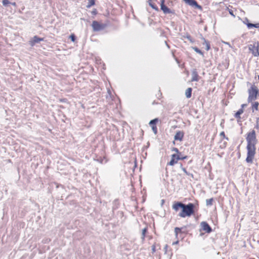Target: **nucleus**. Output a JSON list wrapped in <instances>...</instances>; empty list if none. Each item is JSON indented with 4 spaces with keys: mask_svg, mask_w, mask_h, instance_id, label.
I'll list each match as a JSON object with an SVG mask.
<instances>
[{
    "mask_svg": "<svg viewBox=\"0 0 259 259\" xmlns=\"http://www.w3.org/2000/svg\"><path fill=\"white\" fill-rule=\"evenodd\" d=\"M202 229L207 233H210L212 231V229L208 224L206 222H202L200 224Z\"/></svg>",
    "mask_w": 259,
    "mask_h": 259,
    "instance_id": "nucleus-7",
    "label": "nucleus"
},
{
    "mask_svg": "<svg viewBox=\"0 0 259 259\" xmlns=\"http://www.w3.org/2000/svg\"><path fill=\"white\" fill-rule=\"evenodd\" d=\"M108 94H109L110 95H111V92H110V90H108Z\"/></svg>",
    "mask_w": 259,
    "mask_h": 259,
    "instance_id": "nucleus-42",
    "label": "nucleus"
},
{
    "mask_svg": "<svg viewBox=\"0 0 259 259\" xmlns=\"http://www.w3.org/2000/svg\"><path fill=\"white\" fill-rule=\"evenodd\" d=\"M152 131H153V132L154 133V134H157V127L156 126V125H152Z\"/></svg>",
    "mask_w": 259,
    "mask_h": 259,
    "instance_id": "nucleus-27",
    "label": "nucleus"
},
{
    "mask_svg": "<svg viewBox=\"0 0 259 259\" xmlns=\"http://www.w3.org/2000/svg\"><path fill=\"white\" fill-rule=\"evenodd\" d=\"M161 1V4H164V0H160Z\"/></svg>",
    "mask_w": 259,
    "mask_h": 259,
    "instance_id": "nucleus-41",
    "label": "nucleus"
},
{
    "mask_svg": "<svg viewBox=\"0 0 259 259\" xmlns=\"http://www.w3.org/2000/svg\"><path fill=\"white\" fill-rule=\"evenodd\" d=\"M147 231V228H145L142 230L141 239L143 241L145 240V234Z\"/></svg>",
    "mask_w": 259,
    "mask_h": 259,
    "instance_id": "nucleus-22",
    "label": "nucleus"
},
{
    "mask_svg": "<svg viewBox=\"0 0 259 259\" xmlns=\"http://www.w3.org/2000/svg\"><path fill=\"white\" fill-rule=\"evenodd\" d=\"M248 49L252 55L255 56H259V42H255L253 45H249L248 46Z\"/></svg>",
    "mask_w": 259,
    "mask_h": 259,
    "instance_id": "nucleus-5",
    "label": "nucleus"
},
{
    "mask_svg": "<svg viewBox=\"0 0 259 259\" xmlns=\"http://www.w3.org/2000/svg\"><path fill=\"white\" fill-rule=\"evenodd\" d=\"M213 201V199L212 198L207 199L206 200V204L207 206H211L212 205V202Z\"/></svg>",
    "mask_w": 259,
    "mask_h": 259,
    "instance_id": "nucleus-23",
    "label": "nucleus"
},
{
    "mask_svg": "<svg viewBox=\"0 0 259 259\" xmlns=\"http://www.w3.org/2000/svg\"><path fill=\"white\" fill-rule=\"evenodd\" d=\"M70 38L71 39L72 41L74 42L76 39V36L74 34H72L70 36Z\"/></svg>",
    "mask_w": 259,
    "mask_h": 259,
    "instance_id": "nucleus-29",
    "label": "nucleus"
},
{
    "mask_svg": "<svg viewBox=\"0 0 259 259\" xmlns=\"http://www.w3.org/2000/svg\"><path fill=\"white\" fill-rule=\"evenodd\" d=\"M189 5L199 9H201V7L199 5L195 0H184Z\"/></svg>",
    "mask_w": 259,
    "mask_h": 259,
    "instance_id": "nucleus-9",
    "label": "nucleus"
},
{
    "mask_svg": "<svg viewBox=\"0 0 259 259\" xmlns=\"http://www.w3.org/2000/svg\"><path fill=\"white\" fill-rule=\"evenodd\" d=\"M181 168H182V170H183V171L186 174V175H187V176H191L192 177H193V174H190V173L188 172L187 171V170L186 169V168H184V167H183L182 166V164H181Z\"/></svg>",
    "mask_w": 259,
    "mask_h": 259,
    "instance_id": "nucleus-24",
    "label": "nucleus"
},
{
    "mask_svg": "<svg viewBox=\"0 0 259 259\" xmlns=\"http://www.w3.org/2000/svg\"><path fill=\"white\" fill-rule=\"evenodd\" d=\"M204 40V43L203 45H205L206 46V50L207 51L209 50L210 49V44L208 41L206 40L205 39L203 38Z\"/></svg>",
    "mask_w": 259,
    "mask_h": 259,
    "instance_id": "nucleus-20",
    "label": "nucleus"
},
{
    "mask_svg": "<svg viewBox=\"0 0 259 259\" xmlns=\"http://www.w3.org/2000/svg\"><path fill=\"white\" fill-rule=\"evenodd\" d=\"M92 26L94 31H99L104 29L107 26V24L105 23H100L97 21H93Z\"/></svg>",
    "mask_w": 259,
    "mask_h": 259,
    "instance_id": "nucleus-4",
    "label": "nucleus"
},
{
    "mask_svg": "<svg viewBox=\"0 0 259 259\" xmlns=\"http://www.w3.org/2000/svg\"><path fill=\"white\" fill-rule=\"evenodd\" d=\"M152 251L153 252H155V246H152Z\"/></svg>",
    "mask_w": 259,
    "mask_h": 259,
    "instance_id": "nucleus-38",
    "label": "nucleus"
},
{
    "mask_svg": "<svg viewBox=\"0 0 259 259\" xmlns=\"http://www.w3.org/2000/svg\"><path fill=\"white\" fill-rule=\"evenodd\" d=\"M185 38H186L187 39H188L191 42L193 43L194 42V40L192 38L190 35L187 34L186 36H184Z\"/></svg>",
    "mask_w": 259,
    "mask_h": 259,
    "instance_id": "nucleus-25",
    "label": "nucleus"
},
{
    "mask_svg": "<svg viewBox=\"0 0 259 259\" xmlns=\"http://www.w3.org/2000/svg\"><path fill=\"white\" fill-rule=\"evenodd\" d=\"M220 136L223 137L224 138L226 139L227 141L229 140V138L225 136V134L224 132H222L220 133Z\"/></svg>",
    "mask_w": 259,
    "mask_h": 259,
    "instance_id": "nucleus-30",
    "label": "nucleus"
},
{
    "mask_svg": "<svg viewBox=\"0 0 259 259\" xmlns=\"http://www.w3.org/2000/svg\"><path fill=\"white\" fill-rule=\"evenodd\" d=\"M192 49L194 50L196 53L201 55L202 56H203V57L204 56L203 53L196 47H192Z\"/></svg>",
    "mask_w": 259,
    "mask_h": 259,
    "instance_id": "nucleus-19",
    "label": "nucleus"
},
{
    "mask_svg": "<svg viewBox=\"0 0 259 259\" xmlns=\"http://www.w3.org/2000/svg\"><path fill=\"white\" fill-rule=\"evenodd\" d=\"M229 13H230V14L231 15H232V16H234V15L233 14V11H229Z\"/></svg>",
    "mask_w": 259,
    "mask_h": 259,
    "instance_id": "nucleus-39",
    "label": "nucleus"
},
{
    "mask_svg": "<svg viewBox=\"0 0 259 259\" xmlns=\"http://www.w3.org/2000/svg\"><path fill=\"white\" fill-rule=\"evenodd\" d=\"M243 113V109L242 108L240 109L234 115V117L236 118H240V115Z\"/></svg>",
    "mask_w": 259,
    "mask_h": 259,
    "instance_id": "nucleus-16",
    "label": "nucleus"
},
{
    "mask_svg": "<svg viewBox=\"0 0 259 259\" xmlns=\"http://www.w3.org/2000/svg\"><path fill=\"white\" fill-rule=\"evenodd\" d=\"M246 139L247 141L246 149L247 151L246 161L248 163H252L256 153L255 145L257 143L255 131L252 130L248 133Z\"/></svg>",
    "mask_w": 259,
    "mask_h": 259,
    "instance_id": "nucleus-1",
    "label": "nucleus"
},
{
    "mask_svg": "<svg viewBox=\"0 0 259 259\" xmlns=\"http://www.w3.org/2000/svg\"><path fill=\"white\" fill-rule=\"evenodd\" d=\"M192 89L191 88H188L185 92L186 97L187 98H190L191 97Z\"/></svg>",
    "mask_w": 259,
    "mask_h": 259,
    "instance_id": "nucleus-14",
    "label": "nucleus"
},
{
    "mask_svg": "<svg viewBox=\"0 0 259 259\" xmlns=\"http://www.w3.org/2000/svg\"><path fill=\"white\" fill-rule=\"evenodd\" d=\"M243 23H244V24H246V25H247V24L248 23H249V20H248L247 18H246L244 19V20L243 21Z\"/></svg>",
    "mask_w": 259,
    "mask_h": 259,
    "instance_id": "nucleus-33",
    "label": "nucleus"
},
{
    "mask_svg": "<svg viewBox=\"0 0 259 259\" xmlns=\"http://www.w3.org/2000/svg\"><path fill=\"white\" fill-rule=\"evenodd\" d=\"M2 3L4 6H7L10 2L9 0H3Z\"/></svg>",
    "mask_w": 259,
    "mask_h": 259,
    "instance_id": "nucleus-28",
    "label": "nucleus"
},
{
    "mask_svg": "<svg viewBox=\"0 0 259 259\" xmlns=\"http://www.w3.org/2000/svg\"><path fill=\"white\" fill-rule=\"evenodd\" d=\"M247 106V104H242L241 105V108H242L243 109V108Z\"/></svg>",
    "mask_w": 259,
    "mask_h": 259,
    "instance_id": "nucleus-36",
    "label": "nucleus"
},
{
    "mask_svg": "<svg viewBox=\"0 0 259 259\" xmlns=\"http://www.w3.org/2000/svg\"><path fill=\"white\" fill-rule=\"evenodd\" d=\"M182 228L178 227H176L175 228V233L177 237H178L179 234L185 233V232L182 231Z\"/></svg>",
    "mask_w": 259,
    "mask_h": 259,
    "instance_id": "nucleus-13",
    "label": "nucleus"
},
{
    "mask_svg": "<svg viewBox=\"0 0 259 259\" xmlns=\"http://www.w3.org/2000/svg\"><path fill=\"white\" fill-rule=\"evenodd\" d=\"M259 118H257L256 119V123H258Z\"/></svg>",
    "mask_w": 259,
    "mask_h": 259,
    "instance_id": "nucleus-43",
    "label": "nucleus"
},
{
    "mask_svg": "<svg viewBox=\"0 0 259 259\" xmlns=\"http://www.w3.org/2000/svg\"><path fill=\"white\" fill-rule=\"evenodd\" d=\"M157 121H158V119L155 118L153 120H151L150 121L149 124L152 126V125H155Z\"/></svg>",
    "mask_w": 259,
    "mask_h": 259,
    "instance_id": "nucleus-26",
    "label": "nucleus"
},
{
    "mask_svg": "<svg viewBox=\"0 0 259 259\" xmlns=\"http://www.w3.org/2000/svg\"><path fill=\"white\" fill-rule=\"evenodd\" d=\"M247 27L250 29L252 27H254L256 28H259V23L252 24L251 23H248L247 24Z\"/></svg>",
    "mask_w": 259,
    "mask_h": 259,
    "instance_id": "nucleus-15",
    "label": "nucleus"
},
{
    "mask_svg": "<svg viewBox=\"0 0 259 259\" xmlns=\"http://www.w3.org/2000/svg\"><path fill=\"white\" fill-rule=\"evenodd\" d=\"M191 75V81H198L200 79V77L196 68H193L192 70Z\"/></svg>",
    "mask_w": 259,
    "mask_h": 259,
    "instance_id": "nucleus-8",
    "label": "nucleus"
},
{
    "mask_svg": "<svg viewBox=\"0 0 259 259\" xmlns=\"http://www.w3.org/2000/svg\"><path fill=\"white\" fill-rule=\"evenodd\" d=\"M178 155L176 154H174L172 155L171 159L170 161L168 163V164L169 165H174L175 164L177 163L178 160H177V157Z\"/></svg>",
    "mask_w": 259,
    "mask_h": 259,
    "instance_id": "nucleus-11",
    "label": "nucleus"
},
{
    "mask_svg": "<svg viewBox=\"0 0 259 259\" xmlns=\"http://www.w3.org/2000/svg\"><path fill=\"white\" fill-rule=\"evenodd\" d=\"M44 40V38L39 37L35 35L33 36L29 41V45L33 47L35 44L39 43L41 41H43Z\"/></svg>",
    "mask_w": 259,
    "mask_h": 259,
    "instance_id": "nucleus-6",
    "label": "nucleus"
},
{
    "mask_svg": "<svg viewBox=\"0 0 259 259\" xmlns=\"http://www.w3.org/2000/svg\"><path fill=\"white\" fill-rule=\"evenodd\" d=\"M255 128H257V129H258L259 128V124H258V123H256L255 126Z\"/></svg>",
    "mask_w": 259,
    "mask_h": 259,
    "instance_id": "nucleus-37",
    "label": "nucleus"
},
{
    "mask_svg": "<svg viewBox=\"0 0 259 259\" xmlns=\"http://www.w3.org/2000/svg\"><path fill=\"white\" fill-rule=\"evenodd\" d=\"M227 146V142H224L223 143H222L221 145H220V147L222 149H223V148H225Z\"/></svg>",
    "mask_w": 259,
    "mask_h": 259,
    "instance_id": "nucleus-31",
    "label": "nucleus"
},
{
    "mask_svg": "<svg viewBox=\"0 0 259 259\" xmlns=\"http://www.w3.org/2000/svg\"><path fill=\"white\" fill-rule=\"evenodd\" d=\"M172 151L176 152V153H179V152L178 149L177 148H174L172 149Z\"/></svg>",
    "mask_w": 259,
    "mask_h": 259,
    "instance_id": "nucleus-34",
    "label": "nucleus"
},
{
    "mask_svg": "<svg viewBox=\"0 0 259 259\" xmlns=\"http://www.w3.org/2000/svg\"><path fill=\"white\" fill-rule=\"evenodd\" d=\"M95 0H88V3L87 6L88 8H91L92 6L95 5Z\"/></svg>",
    "mask_w": 259,
    "mask_h": 259,
    "instance_id": "nucleus-21",
    "label": "nucleus"
},
{
    "mask_svg": "<svg viewBox=\"0 0 259 259\" xmlns=\"http://www.w3.org/2000/svg\"><path fill=\"white\" fill-rule=\"evenodd\" d=\"M187 156H184V157H180L179 155H178V156L177 157V160H183L187 158Z\"/></svg>",
    "mask_w": 259,
    "mask_h": 259,
    "instance_id": "nucleus-32",
    "label": "nucleus"
},
{
    "mask_svg": "<svg viewBox=\"0 0 259 259\" xmlns=\"http://www.w3.org/2000/svg\"><path fill=\"white\" fill-rule=\"evenodd\" d=\"M223 43H224L225 44H226L227 45H228L229 46V47L230 48H232V47L231 46V45H230V44L228 42H226V41H223Z\"/></svg>",
    "mask_w": 259,
    "mask_h": 259,
    "instance_id": "nucleus-35",
    "label": "nucleus"
},
{
    "mask_svg": "<svg viewBox=\"0 0 259 259\" xmlns=\"http://www.w3.org/2000/svg\"><path fill=\"white\" fill-rule=\"evenodd\" d=\"M258 103L257 102H255L252 103V111H254V110H258Z\"/></svg>",
    "mask_w": 259,
    "mask_h": 259,
    "instance_id": "nucleus-18",
    "label": "nucleus"
},
{
    "mask_svg": "<svg viewBox=\"0 0 259 259\" xmlns=\"http://www.w3.org/2000/svg\"><path fill=\"white\" fill-rule=\"evenodd\" d=\"M184 133L182 131H178L176 133L174 139L176 141H182L183 139Z\"/></svg>",
    "mask_w": 259,
    "mask_h": 259,
    "instance_id": "nucleus-10",
    "label": "nucleus"
},
{
    "mask_svg": "<svg viewBox=\"0 0 259 259\" xmlns=\"http://www.w3.org/2000/svg\"><path fill=\"white\" fill-rule=\"evenodd\" d=\"M165 44H166V46L167 47V48H170V47H169V46L167 44V43L166 42V41H165Z\"/></svg>",
    "mask_w": 259,
    "mask_h": 259,
    "instance_id": "nucleus-40",
    "label": "nucleus"
},
{
    "mask_svg": "<svg viewBox=\"0 0 259 259\" xmlns=\"http://www.w3.org/2000/svg\"><path fill=\"white\" fill-rule=\"evenodd\" d=\"M179 242L178 241H177L176 242L174 243L173 244H177Z\"/></svg>",
    "mask_w": 259,
    "mask_h": 259,
    "instance_id": "nucleus-44",
    "label": "nucleus"
},
{
    "mask_svg": "<svg viewBox=\"0 0 259 259\" xmlns=\"http://www.w3.org/2000/svg\"><path fill=\"white\" fill-rule=\"evenodd\" d=\"M172 208L176 211H178L180 208H181L182 210L178 215L183 218L186 217H189L193 214L195 212V205L192 203L185 204L181 202H175Z\"/></svg>",
    "mask_w": 259,
    "mask_h": 259,
    "instance_id": "nucleus-2",
    "label": "nucleus"
},
{
    "mask_svg": "<svg viewBox=\"0 0 259 259\" xmlns=\"http://www.w3.org/2000/svg\"><path fill=\"white\" fill-rule=\"evenodd\" d=\"M148 3H149V6L153 9L156 10V11H158V7L156 6V5L154 4V3H153L152 2H151V0H148Z\"/></svg>",
    "mask_w": 259,
    "mask_h": 259,
    "instance_id": "nucleus-17",
    "label": "nucleus"
},
{
    "mask_svg": "<svg viewBox=\"0 0 259 259\" xmlns=\"http://www.w3.org/2000/svg\"><path fill=\"white\" fill-rule=\"evenodd\" d=\"M161 9L162 10L164 14H170L172 13V11L167 7L164 4H161Z\"/></svg>",
    "mask_w": 259,
    "mask_h": 259,
    "instance_id": "nucleus-12",
    "label": "nucleus"
},
{
    "mask_svg": "<svg viewBox=\"0 0 259 259\" xmlns=\"http://www.w3.org/2000/svg\"><path fill=\"white\" fill-rule=\"evenodd\" d=\"M248 102L251 103L257 98V95L259 93V91L257 87L255 85H252L248 90Z\"/></svg>",
    "mask_w": 259,
    "mask_h": 259,
    "instance_id": "nucleus-3",
    "label": "nucleus"
},
{
    "mask_svg": "<svg viewBox=\"0 0 259 259\" xmlns=\"http://www.w3.org/2000/svg\"><path fill=\"white\" fill-rule=\"evenodd\" d=\"M164 202V200H162V203Z\"/></svg>",
    "mask_w": 259,
    "mask_h": 259,
    "instance_id": "nucleus-45",
    "label": "nucleus"
}]
</instances>
